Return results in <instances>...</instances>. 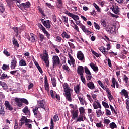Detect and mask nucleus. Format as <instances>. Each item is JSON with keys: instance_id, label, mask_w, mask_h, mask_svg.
Here are the masks:
<instances>
[{"instance_id": "29", "label": "nucleus", "mask_w": 129, "mask_h": 129, "mask_svg": "<svg viewBox=\"0 0 129 129\" xmlns=\"http://www.w3.org/2000/svg\"><path fill=\"white\" fill-rule=\"evenodd\" d=\"M80 102V104L82 105H87V103L86 102V101L85 100V99H84L83 98H80L79 100Z\"/></svg>"}, {"instance_id": "42", "label": "nucleus", "mask_w": 129, "mask_h": 129, "mask_svg": "<svg viewBox=\"0 0 129 129\" xmlns=\"http://www.w3.org/2000/svg\"><path fill=\"white\" fill-rule=\"evenodd\" d=\"M20 101L21 102H22V103H25V104H26V105H28L29 104V101H28V100H27L26 99H20Z\"/></svg>"}, {"instance_id": "36", "label": "nucleus", "mask_w": 129, "mask_h": 129, "mask_svg": "<svg viewBox=\"0 0 129 129\" xmlns=\"http://www.w3.org/2000/svg\"><path fill=\"white\" fill-rule=\"evenodd\" d=\"M96 113L97 117H100V116H102V115H103V114L101 111V109L98 110V111L97 110Z\"/></svg>"}, {"instance_id": "48", "label": "nucleus", "mask_w": 129, "mask_h": 129, "mask_svg": "<svg viewBox=\"0 0 129 129\" xmlns=\"http://www.w3.org/2000/svg\"><path fill=\"white\" fill-rule=\"evenodd\" d=\"M56 41L58 43H61L62 42V37L59 36H57L56 37Z\"/></svg>"}, {"instance_id": "38", "label": "nucleus", "mask_w": 129, "mask_h": 129, "mask_svg": "<svg viewBox=\"0 0 129 129\" xmlns=\"http://www.w3.org/2000/svg\"><path fill=\"white\" fill-rule=\"evenodd\" d=\"M97 82L98 84L101 86V87H102V88L104 89V90H105V89H106V87L104 86V85H103V83H102L101 81L98 80Z\"/></svg>"}, {"instance_id": "19", "label": "nucleus", "mask_w": 129, "mask_h": 129, "mask_svg": "<svg viewBox=\"0 0 129 129\" xmlns=\"http://www.w3.org/2000/svg\"><path fill=\"white\" fill-rule=\"evenodd\" d=\"M28 39L31 43H35V42H36V38L35 37V34H34V33H30V37H29Z\"/></svg>"}, {"instance_id": "61", "label": "nucleus", "mask_w": 129, "mask_h": 129, "mask_svg": "<svg viewBox=\"0 0 129 129\" xmlns=\"http://www.w3.org/2000/svg\"><path fill=\"white\" fill-rule=\"evenodd\" d=\"M55 93V92L54 93V91H53V90H50V95L52 98H55V94H56Z\"/></svg>"}, {"instance_id": "34", "label": "nucleus", "mask_w": 129, "mask_h": 129, "mask_svg": "<svg viewBox=\"0 0 129 129\" xmlns=\"http://www.w3.org/2000/svg\"><path fill=\"white\" fill-rule=\"evenodd\" d=\"M62 68L63 70H65L68 73H69L70 72V68H69V67L68 66L63 65L62 66Z\"/></svg>"}, {"instance_id": "1", "label": "nucleus", "mask_w": 129, "mask_h": 129, "mask_svg": "<svg viewBox=\"0 0 129 129\" xmlns=\"http://www.w3.org/2000/svg\"><path fill=\"white\" fill-rule=\"evenodd\" d=\"M71 113L72 115V119L75 120L77 118L76 122H83L86 119V117H85V115L84 114H80L78 116V110H72Z\"/></svg>"}, {"instance_id": "45", "label": "nucleus", "mask_w": 129, "mask_h": 129, "mask_svg": "<svg viewBox=\"0 0 129 129\" xmlns=\"http://www.w3.org/2000/svg\"><path fill=\"white\" fill-rule=\"evenodd\" d=\"M45 5L46 6H47V7H48V8H49V9H55V7L53 5H52V4H51V3H48L47 2L45 3Z\"/></svg>"}, {"instance_id": "2", "label": "nucleus", "mask_w": 129, "mask_h": 129, "mask_svg": "<svg viewBox=\"0 0 129 129\" xmlns=\"http://www.w3.org/2000/svg\"><path fill=\"white\" fill-rule=\"evenodd\" d=\"M62 86L64 89V92H65L64 96L66 99L70 102H71V101H72V98H71V94L70 93V92L72 91V90L70 88L69 85H68L67 83H64L62 84Z\"/></svg>"}, {"instance_id": "15", "label": "nucleus", "mask_w": 129, "mask_h": 129, "mask_svg": "<svg viewBox=\"0 0 129 129\" xmlns=\"http://www.w3.org/2000/svg\"><path fill=\"white\" fill-rule=\"evenodd\" d=\"M44 87L45 90L47 91H49V83H48V79H47V76H45L44 77Z\"/></svg>"}, {"instance_id": "28", "label": "nucleus", "mask_w": 129, "mask_h": 129, "mask_svg": "<svg viewBox=\"0 0 129 129\" xmlns=\"http://www.w3.org/2000/svg\"><path fill=\"white\" fill-rule=\"evenodd\" d=\"M121 93L123 95H124L125 97V98H128V92H127L126 90L123 89L121 90Z\"/></svg>"}, {"instance_id": "46", "label": "nucleus", "mask_w": 129, "mask_h": 129, "mask_svg": "<svg viewBox=\"0 0 129 129\" xmlns=\"http://www.w3.org/2000/svg\"><path fill=\"white\" fill-rule=\"evenodd\" d=\"M80 114H84V112H85V110L84 109V108L83 107H81L79 109Z\"/></svg>"}, {"instance_id": "26", "label": "nucleus", "mask_w": 129, "mask_h": 129, "mask_svg": "<svg viewBox=\"0 0 129 129\" xmlns=\"http://www.w3.org/2000/svg\"><path fill=\"white\" fill-rule=\"evenodd\" d=\"M123 81L126 83V84H128L129 83V78H128L126 75L124 74L122 76Z\"/></svg>"}, {"instance_id": "52", "label": "nucleus", "mask_w": 129, "mask_h": 129, "mask_svg": "<svg viewBox=\"0 0 129 129\" xmlns=\"http://www.w3.org/2000/svg\"><path fill=\"white\" fill-rule=\"evenodd\" d=\"M13 45H15L16 47H18V48L20 47V45H19V43H18V41L16 40V39H14L13 40Z\"/></svg>"}, {"instance_id": "55", "label": "nucleus", "mask_w": 129, "mask_h": 129, "mask_svg": "<svg viewBox=\"0 0 129 129\" xmlns=\"http://www.w3.org/2000/svg\"><path fill=\"white\" fill-rule=\"evenodd\" d=\"M96 126L98 128H100L103 127V125L101 123V122H100V123H97L96 124Z\"/></svg>"}, {"instance_id": "17", "label": "nucleus", "mask_w": 129, "mask_h": 129, "mask_svg": "<svg viewBox=\"0 0 129 129\" xmlns=\"http://www.w3.org/2000/svg\"><path fill=\"white\" fill-rule=\"evenodd\" d=\"M43 25L47 29H50L51 28V21L49 20H46V21L43 22Z\"/></svg>"}, {"instance_id": "10", "label": "nucleus", "mask_w": 129, "mask_h": 129, "mask_svg": "<svg viewBox=\"0 0 129 129\" xmlns=\"http://www.w3.org/2000/svg\"><path fill=\"white\" fill-rule=\"evenodd\" d=\"M10 67L11 69H15L17 67V59L16 57L12 59Z\"/></svg>"}, {"instance_id": "64", "label": "nucleus", "mask_w": 129, "mask_h": 129, "mask_svg": "<svg viewBox=\"0 0 129 129\" xmlns=\"http://www.w3.org/2000/svg\"><path fill=\"white\" fill-rule=\"evenodd\" d=\"M70 48H73V49H75V46H74V44L70 42H68Z\"/></svg>"}, {"instance_id": "24", "label": "nucleus", "mask_w": 129, "mask_h": 129, "mask_svg": "<svg viewBox=\"0 0 129 129\" xmlns=\"http://www.w3.org/2000/svg\"><path fill=\"white\" fill-rule=\"evenodd\" d=\"M99 50L100 52H102L104 56H106L107 55V51H106V48L104 47V46H101L99 48Z\"/></svg>"}, {"instance_id": "62", "label": "nucleus", "mask_w": 129, "mask_h": 129, "mask_svg": "<svg viewBox=\"0 0 129 129\" xmlns=\"http://www.w3.org/2000/svg\"><path fill=\"white\" fill-rule=\"evenodd\" d=\"M108 97L110 101H111L112 99H113V96H112V95H111V93H109V94H108Z\"/></svg>"}, {"instance_id": "35", "label": "nucleus", "mask_w": 129, "mask_h": 129, "mask_svg": "<svg viewBox=\"0 0 129 129\" xmlns=\"http://www.w3.org/2000/svg\"><path fill=\"white\" fill-rule=\"evenodd\" d=\"M110 128L111 129H114V128H117V126L114 122H112L110 124Z\"/></svg>"}, {"instance_id": "22", "label": "nucleus", "mask_w": 129, "mask_h": 129, "mask_svg": "<svg viewBox=\"0 0 129 129\" xmlns=\"http://www.w3.org/2000/svg\"><path fill=\"white\" fill-rule=\"evenodd\" d=\"M5 107H4L3 105H0V115L1 116H5V115L6 114V112L5 111Z\"/></svg>"}, {"instance_id": "56", "label": "nucleus", "mask_w": 129, "mask_h": 129, "mask_svg": "<svg viewBox=\"0 0 129 129\" xmlns=\"http://www.w3.org/2000/svg\"><path fill=\"white\" fill-rule=\"evenodd\" d=\"M104 123H105V124H107V125H108V124H109V123H110V120H109L108 119H104Z\"/></svg>"}, {"instance_id": "25", "label": "nucleus", "mask_w": 129, "mask_h": 129, "mask_svg": "<svg viewBox=\"0 0 129 129\" xmlns=\"http://www.w3.org/2000/svg\"><path fill=\"white\" fill-rule=\"evenodd\" d=\"M45 105H44V101L41 100L39 102H38V106H37V108H43L45 109L44 108Z\"/></svg>"}, {"instance_id": "51", "label": "nucleus", "mask_w": 129, "mask_h": 129, "mask_svg": "<svg viewBox=\"0 0 129 129\" xmlns=\"http://www.w3.org/2000/svg\"><path fill=\"white\" fill-rule=\"evenodd\" d=\"M101 22V25L103 26L104 28H105L107 26L106 21H105V20L102 19Z\"/></svg>"}, {"instance_id": "5", "label": "nucleus", "mask_w": 129, "mask_h": 129, "mask_svg": "<svg viewBox=\"0 0 129 129\" xmlns=\"http://www.w3.org/2000/svg\"><path fill=\"white\" fill-rule=\"evenodd\" d=\"M37 26L40 30H42L43 33L46 35V37H47V39H49L51 35H50L49 32L46 30V28H45V27H44V26H43V25L40 23H38Z\"/></svg>"}, {"instance_id": "44", "label": "nucleus", "mask_w": 129, "mask_h": 129, "mask_svg": "<svg viewBox=\"0 0 129 129\" xmlns=\"http://www.w3.org/2000/svg\"><path fill=\"white\" fill-rule=\"evenodd\" d=\"M71 18H72L74 21H77L78 20H79V16H78V15H75L74 14H73Z\"/></svg>"}, {"instance_id": "40", "label": "nucleus", "mask_w": 129, "mask_h": 129, "mask_svg": "<svg viewBox=\"0 0 129 129\" xmlns=\"http://www.w3.org/2000/svg\"><path fill=\"white\" fill-rule=\"evenodd\" d=\"M39 38L40 42H43V40H45V35L41 33H39Z\"/></svg>"}, {"instance_id": "18", "label": "nucleus", "mask_w": 129, "mask_h": 129, "mask_svg": "<svg viewBox=\"0 0 129 129\" xmlns=\"http://www.w3.org/2000/svg\"><path fill=\"white\" fill-rule=\"evenodd\" d=\"M14 101L16 103V104L18 107H22V106H23V103L21 101V99L15 98Z\"/></svg>"}, {"instance_id": "53", "label": "nucleus", "mask_w": 129, "mask_h": 129, "mask_svg": "<svg viewBox=\"0 0 129 129\" xmlns=\"http://www.w3.org/2000/svg\"><path fill=\"white\" fill-rule=\"evenodd\" d=\"M94 26L96 30H100V26L96 22L94 23Z\"/></svg>"}, {"instance_id": "20", "label": "nucleus", "mask_w": 129, "mask_h": 129, "mask_svg": "<svg viewBox=\"0 0 129 129\" xmlns=\"http://www.w3.org/2000/svg\"><path fill=\"white\" fill-rule=\"evenodd\" d=\"M80 89H81V87H80V85H79V84H77L74 88V91L75 93H76V94H79V93H80Z\"/></svg>"}, {"instance_id": "57", "label": "nucleus", "mask_w": 129, "mask_h": 129, "mask_svg": "<svg viewBox=\"0 0 129 129\" xmlns=\"http://www.w3.org/2000/svg\"><path fill=\"white\" fill-rule=\"evenodd\" d=\"M53 119L55 122L56 121H59V116H58V115H54L53 117Z\"/></svg>"}, {"instance_id": "9", "label": "nucleus", "mask_w": 129, "mask_h": 129, "mask_svg": "<svg viewBox=\"0 0 129 129\" xmlns=\"http://www.w3.org/2000/svg\"><path fill=\"white\" fill-rule=\"evenodd\" d=\"M77 57L80 61H83V60H84V54H83V53H82L81 51H78Z\"/></svg>"}, {"instance_id": "41", "label": "nucleus", "mask_w": 129, "mask_h": 129, "mask_svg": "<svg viewBox=\"0 0 129 129\" xmlns=\"http://www.w3.org/2000/svg\"><path fill=\"white\" fill-rule=\"evenodd\" d=\"M2 69L4 71L9 70V69H10V67L9 66V65L3 64L2 67Z\"/></svg>"}, {"instance_id": "32", "label": "nucleus", "mask_w": 129, "mask_h": 129, "mask_svg": "<svg viewBox=\"0 0 129 129\" xmlns=\"http://www.w3.org/2000/svg\"><path fill=\"white\" fill-rule=\"evenodd\" d=\"M86 77L88 81H90V80H91V79L92 78V75H91V73H90L89 74H86Z\"/></svg>"}, {"instance_id": "49", "label": "nucleus", "mask_w": 129, "mask_h": 129, "mask_svg": "<svg viewBox=\"0 0 129 129\" xmlns=\"http://www.w3.org/2000/svg\"><path fill=\"white\" fill-rule=\"evenodd\" d=\"M81 77V80H82V82L84 84H85V83L86 82V80H85V78L83 76V75H80Z\"/></svg>"}, {"instance_id": "7", "label": "nucleus", "mask_w": 129, "mask_h": 129, "mask_svg": "<svg viewBox=\"0 0 129 129\" xmlns=\"http://www.w3.org/2000/svg\"><path fill=\"white\" fill-rule=\"evenodd\" d=\"M30 7H31V3H30V2L21 3L20 5H18V7H19L20 9H22V8L26 9V8H30Z\"/></svg>"}, {"instance_id": "23", "label": "nucleus", "mask_w": 129, "mask_h": 129, "mask_svg": "<svg viewBox=\"0 0 129 129\" xmlns=\"http://www.w3.org/2000/svg\"><path fill=\"white\" fill-rule=\"evenodd\" d=\"M5 107L8 109V110H10V111H12V110L13 109V107L10 105V103H9L8 101H5Z\"/></svg>"}, {"instance_id": "16", "label": "nucleus", "mask_w": 129, "mask_h": 129, "mask_svg": "<svg viewBox=\"0 0 129 129\" xmlns=\"http://www.w3.org/2000/svg\"><path fill=\"white\" fill-rule=\"evenodd\" d=\"M95 102H96V103H94L93 104L94 109H97L98 108H100V109H101V105H100V103L98 102V100L95 101Z\"/></svg>"}, {"instance_id": "60", "label": "nucleus", "mask_w": 129, "mask_h": 129, "mask_svg": "<svg viewBox=\"0 0 129 129\" xmlns=\"http://www.w3.org/2000/svg\"><path fill=\"white\" fill-rule=\"evenodd\" d=\"M3 53L4 54V55H6L7 57L11 56V54H10V53H9V52H8V51H7V50H4L3 51Z\"/></svg>"}, {"instance_id": "30", "label": "nucleus", "mask_w": 129, "mask_h": 129, "mask_svg": "<svg viewBox=\"0 0 129 129\" xmlns=\"http://www.w3.org/2000/svg\"><path fill=\"white\" fill-rule=\"evenodd\" d=\"M19 66H27V62L25 61V59H22L20 60Z\"/></svg>"}, {"instance_id": "63", "label": "nucleus", "mask_w": 129, "mask_h": 129, "mask_svg": "<svg viewBox=\"0 0 129 129\" xmlns=\"http://www.w3.org/2000/svg\"><path fill=\"white\" fill-rule=\"evenodd\" d=\"M25 125L28 127V128L32 129V124H29V123H26Z\"/></svg>"}, {"instance_id": "37", "label": "nucleus", "mask_w": 129, "mask_h": 129, "mask_svg": "<svg viewBox=\"0 0 129 129\" xmlns=\"http://www.w3.org/2000/svg\"><path fill=\"white\" fill-rule=\"evenodd\" d=\"M69 57L70 58V59L72 64L74 65V64H75V59H74V58H73V57H72V56H71V54H69Z\"/></svg>"}, {"instance_id": "8", "label": "nucleus", "mask_w": 129, "mask_h": 129, "mask_svg": "<svg viewBox=\"0 0 129 129\" xmlns=\"http://www.w3.org/2000/svg\"><path fill=\"white\" fill-rule=\"evenodd\" d=\"M112 10V12L116 15L119 14V7L117 5H112V7L111 8Z\"/></svg>"}, {"instance_id": "33", "label": "nucleus", "mask_w": 129, "mask_h": 129, "mask_svg": "<svg viewBox=\"0 0 129 129\" xmlns=\"http://www.w3.org/2000/svg\"><path fill=\"white\" fill-rule=\"evenodd\" d=\"M57 8L61 9L62 8V5H63V1L62 0H57Z\"/></svg>"}, {"instance_id": "21", "label": "nucleus", "mask_w": 129, "mask_h": 129, "mask_svg": "<svg viewBox=\"0 0 129 129\" xmlns=\"http://www.w3.org/2000/svg\"><path fill=\"white\" fill-rule=\"evenodd\" d=\"M61 36L63 39H67L68 40L70 39V34L66 33V31H63L61 34Z\"/></svg>"}, {"instance_id": "39", "label": "nucleus", "mask_w": 129, "mask_h": 129, "mask_svg": "<svg viewBox=\"0 0 129 129\" xmlns=\"http://www.w3.org/2000/svg\"><path fill=\"white\" fill-rule=\"evenodd\" d=\"M51 81H52V86L53 87H56L57 86V82L56 81V78H53V79L51 78Z\"/></svg>"}, {"instance_id": "47", "label": "nucleus", "mask_w": 129, "mask_h": 129, "mask_svg": "<svg viewBox=\"0 0 129 129\" xmlns=\"http://www.w3.org/2000/svg\"><path fill=\"white\" fill-rule=\"evenodd\" d=\"M14 1L16 0H6L8 6L9 7H11V6H12L13 4V2H14Z\"/></svg>"}, {"instance_id": "54", "label": "nucleus", "mask_w": 129, "mask_h": 129, "mask_svg": "<svg viewBox=\"0 0 129 129\" xmlns=\"http://www.w3.org/2000/svg\"><path fill=\"white\" fill-rule=\"evenodd\" d=\"M38 10L39 11L40 13L43 16V17H46V15H45V13L44 12V10L41 8H39L38 9Z\"/></svg>"}, {"instance_id": "11", "label": "nucleus", "mask_w": 129, "mask_h": 129, "mask_svg": "<svg viewBox=\"0 0 129 129\" xmlns=\"http://www.w3.org/2000/svg\"><path fill=\"white\" fill-rule=\"evenodd\" d=\"M80 28L81 29H82V31L84 32V33H90L89 34L90 35H93V32H91L90 31L87 30V29H86V27H85V26H84L83 24H80Z\"/></svg>"}, {"instance_id": "27", "label": "nucleus", "mask_w": 129, "mask_h": 129, "mask_svg": "<svg viewBox=\"0 0 129 129\" xmlns=\"http://www.w3.org/2000/svg\"><path fill=\"white\" fill-rule=\"evenodd\" d=\"M90 66L91 67L92 69L95 72H98V67L97 66H95V64L94 63H90Z\"/></svg>"}, {"instance_id": "58", "label": "nucleus", "mask_w": 129, "mask_h": 129, "mask_svg": "<svg viewBox=\"0 0 129 129\" xmlns=\"http://www.w3.org/2000/svg\"><path fill=\"white\" fill-rule=\"evenodd\" d=\"M84 69H85V72L86 74L91 73L90 72V71L89 70V69H88V68H87V67L85 66L84 67Z\"/></svg>"}, {"instance_id": "43", "label": "nucleus", "mask_w": 129, "mask_h": 129, "mask_svg": "<svg viewBox=\"0 0 129 129\" xmlns=\"http://www.w3.org/2000/svg\"><path fill=\"white\" fill-rule=\"evenodd\" d=\"M7 77L8 78H9V77H8V75L6 74L5 73H3L0 77V79H1V80H3V79H6V78H7Z\"/></svg>"}, {"instance_id": "4", "label": "nucleus", "mask_w": 129, "mask_h": 129, "mask_svg": "<svg viewBox=\"0 0 129 129\" xmlns=\"http://www.w3.org/2000/svg\"><path fill=\"white\" fill-rule=\"evenodd\" d=\"M19 126L22 127L23 124L24 123H32L33 121L30 119H27L25 116H22L20 120Z\"/></svg>"}, {"instance_id": "31", "label": "nucleus", "mask_w": 129, "mask_h": 129, "mask_svg": "<svg viewBox=\"0 0 129 129\" xmlns=\"http://www.w3.org/2000/svg\"><path fill=\"white\" fill-rule=\"evenodd\" d=\"M1 86H2L5 90H7L8 89V85L5 82H2L0 84Z\"/></svg>"}, {"instance_id": "12", "label": "nucleus", "mask_w": 129, "mask_h": 129, "mask_svg": "<svg viewBox=\"0 0 129 129\" xmlns=\"http://www.w3.org/2000/svg\"><path fill=\"white\" fill-rule=\"evenodd\" d=\"M83 72H84V68L81 66H79L77 68L78 75H83Z\"/></svg>"}, {"instance_id": "50", "label": "nucleus", "mask_w": 129, "mask_h": 129, "mask_svg": "<svg viewBox=\"0 0 129 129\" xmlns=\"http://www.w3.org/2000/svg\"><path fill=\"white\" fill-rule=\"evenodd\" d=\"M102 105L105 107V108H109V106L108 105V104L104 101H103L102 102Z\"/></svg>"}, {"instance_id": "14", "label": "nucleus", "mask_w": 129, "mask_h": 129, "mask_svg": "<svg viewBox=\"0 0 129 129\" xmlns=\"http://www.w3.org/2000/svg\"><path fill=\"white\" fill-rule=\"evenodd\" d=\"M87 87L89 89H91V90H93V89H95V85H94V83L92 81H89L87 84Z\"/></svg>"}, {"instance_id": "59", "label": "nucleus", "mask_w": 129, "mask_h": 129, "mask_svg": "<svg viewBox=\"0 0 129 129\" xmlns=\"http://www.w3.org/2000/svg\"><path fill=\"white\" fill-rule=\"evenodd\" d=\"M50 129H54V121H53V119H51L50 121Z\"/></svg>"}, {"instance_id": "6", "label": "nucleus", "mask_w": 129, "mask_h": 129, "mask_svg": "<svg viewBox=\"0 0 129 129\" xmlns=\"http://www.w3.org/2000/svg\"><path fill=\"white\" fill-rule=\"evenodd\" d=\"M52 64L53 67L56 66V65H60V58L59 56L57 55L53 56Z\"/></svg>"}, {"instance_id": "13", "label": "nucleus", "mask_w": 129, "mask_h": 129, "mask_svg": "<svg viewBox=\"0 0 129 129\" xmlns=\"http://www.w3.org/2000/svg\"><path fill=\"white\" fill-rule=\"evenodd\" d=\"M22 112L24 114H25V115H29V116H31V111L29 110L28 106H25L22 110Z\"/></svg>"}, {"instance_id": "3", "label": "nucleus", "mask_w": 129, "mask_h": 129, "mask_svg": "<svg viewBox=\"0 0 129 129\" xmlns=\"http://www.w3.org/2000/svg\"><path fill=\"white\" fill-rule=\"evenodd\" d=\"M41 59L44 61L46 67L49 68L50 66V62H49V55L47 51L43 54L40 55Z\"/></svg>"}]
</instances>
